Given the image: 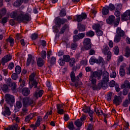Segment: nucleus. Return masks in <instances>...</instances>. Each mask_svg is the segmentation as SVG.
I'll list each match as a JSON object with an SVG mask.
<instances>
[{"instance_id":"13","label":"nucleus","mask_w":130,"mask_h":130,"mask_svg":"<svg viewBox=\"0 0 130 130\" xmlns=\"http://www.w3.org/2000/svg\"><path fill=\"white\" fill-rule=\"evenodd\" d=\"M113 102L114 104L116 105V106L120 105V103L122 102V99H121V96L115 95Z\"/></svg>"},{"instance_id":"21","label":"nucleus","mask_w":130,"mask_h":130,"mask_svg":"<svg viewBox=\"0 0 130 130\" xmlns=\"http://www.w3.org/2000/svg\"><path fill=\"white\" fill-rule=\"evenodd\" d=\"M103 80L109 81V73H108L106 71L103 72Z\"/></svg>"},{"instance_id":"29","label":"nucleus","mask_w":130,"mask_h":130,"mask_svg":"<svg viewBox=\"0 0 130 130\" xmlns=\"http://www.w3.org/2000/svg\"><path fill=\"white\" fill-rule=\"evenodd\" d=\"M74 124L75 125H76V126H77V127H80V126H82V125H83V122L81 121V120H80V119L76 120L75 121Z\"/></svg>"},{"instance_id":"57","label":"nucleus","mask_w":130,"mask_h":130,"mask_svg":"<svg viewBox=\"0 0 130 130\" xmlns=\"http://www.w3.org/2000/svg\"><path fill=\"white\" fill-rule=\"evenodd\" d=\"M5 80L6 84H7V85L9 86H10L12 85V83H13V82H12L11 78L5 79Z\"/></svg>"},{"instance_id":"52","label":"nucleus","mask_w":130,"mask_h":130,"mask_svg":"<svg viewBox=\"0 0 130 130\" xmlns=\"http://www.w3.org/2000/svg\"><path fill=\"white\" fill-rule=\"evenodd\" d=\"M15 40H20V39H22V38H23V37L21 34H17L15 35Z\"/></svg>"},{"instance_id":"22","label":"nucleus","mask_w":130,"mask_h":130,"mask_svg":"<svg viewBox=\"0 0 130 130\" xmlns=\"http://www.w3.org/2000/svg\"><path fill=\"white\" fill-rule=\"evenodd\" d=\"M44 93V91H43V90H40L38 92L37 91L35 92L34 94V97L37 98V99H38L39 97H42V95H43Z\"/></svg>"},{"instance_id":"23","label":"nucleus","mask_w":130,"mask_h":130,"mask_svg":"<svg viewBox=\"0 0 130 130\" xmlns=\"http://www.w3.org/2000/svg\"><path fill=\"white\" fill-rule=\"evenodd\" d=\"M94 112H95L98 116H100V115H103V111L101 109H98L96 106L94 107Z\"/></svg>"},{"instance_id":"45","label":"nucleus","mask_w":130,"mask_h":130,"mask_svg":"<svg viewBox=\"0 0 130 130\" xmlns=\"http://www.w3.org/2000/svg\"><path fill=\"white\" fill-rule=\"evenodd\" d=\"M77 47H78V44L76 43H73L71 45V49L72 50H76L77 49Z\"/></svg>"},{"instance_id":"14","label":"nucleus","mask_w":130,"mask_h":130,"mask_svg":"<svg viewBox=\"0 0 130 130\" xmlns=\"http://www.w3.org/2000/svg\"><path fill=\"white\" fill-rule=\"evenodd\" d=\"M5 98L6 102L9 104H10V103H13V102H14V96L10 94H5Z\"/></svg>"},{"instance_id":"40","label":"nucleus","mask_w":130,"mask_h":130,"mask_svg":"<svg viewBox=\"0 0 130 130\" xmlns=\"http://www.w3.org/2000/svg\"><path fill=\"white\" fill-rule=\"evenodd\" d=\"M63 59L66 62H69L70 61V59L71 58V57L69 55H64L63 56Z\"/></svg>"},{"instance_id":"1","label":"nucleus","mask_w":130,"mask_h":130,"mask_svg":"<svg viewBox=\"0 0 130 130\" xmlns=\"http://www.w3.org/2000/svg\"><path fill=\"white\" fill-rule=\"evenodd\" d=\"M21 102L20 101L16 102L15 108V109H20V108H22V109L21 112V115H26L29 112L28 107L34 106V101L29 97H25L21 99Z\"/></svg>"},{"instance_id":"50","label":"nucleus","mask_w":130,"mask_h":130,"mask_svg":"<svg viewBox=\"0 0 130 130\" xmlns=\"http://www.w3.org/2000/svg\"><path fill=\"white\" fill-rule=\"evenodd\" d=\"M68 128L70 130H73L75 128V126H74V123L73 122H70L68 123Z\"/></svg>"},{"instance_id":"5","label":"nucleus","mask_w":130,"mask_h":130,"mask_svg":"<svg viewBox=\"0 0 130 130\" xmlns=\"http://www.w3.org/2000/svg\"><path fill=\"white\" fill-rule=\"evenodd\" d=\"M119 18H117L115 20V16H114V15H111L109 17L108 19H107L106 22L107 24H109V25L114 24V26L115 27H117V26H118V24H119Z\"/></svg>"},{"instance_id":"49","label":"nucleus","mask_w":130,"mask_h":130,"mask_svg":"<svg viewBox=\"0 0 130 130\" xmlns=\"http://www.w3.org/2000/svg\"><path fill=\"white\" fill-rule=\"evenodd\" d=\"M11 130H19L20 129V127L18 126V124H14L12 125L11 128Z\"/></svg>"},{"instance_id":"47","label":"nucleus","mask_w":130,"mask_h":130,"mask_svg":"<svg viewBox=\"0 0 130 130\" xmlns=\"http://www.w3.org/2000/svg\"><path fill=\"white\" fill-rule=\"evenodd\" d=\"M129 83L127 81H125L124 83L121 85V88L123 89V88H128L129 86Z\"/></svg>"},{"instance_id":"51","label":"nucleus","mask_w":130,"mask_h":130,"mask_svg":"<svg viewBox=\"0 0 130 130\" xmlns=\"http://www.w3.org/2000/svg\"><path fill=\"white\" fill-rule=\"evenodd\" d=\"M121 37L116 35L114 40V42H115V43H118V42L120 41V39H121Z\"/></svg>"},{"instance_id":"32","label":"nucleus","mask_w":130,"mask_h":130,"mask_svg":"<svg viewBox=\"0 0 130 130\" xmlns=\"http://www.w3.org/2000/svg\"><path fill=\"white\" fill-rule=\"evenodd\" d=\"M22 4H23V0H17L14 2L13 6L14 7H20Z\"/></svg>"},{"instance_id":"41","label":"nucleus","mask_w":130,"mask_h":130,"mask_svg":"<svg viewBox=\"0 0 130 130\" xmlns=\"http://www.w3.org/2000/svg\"><path fill=\"white\" fill-rule=\"evenodd\" d=\"M130 101L128 100H125L124 102H123L122 106L123 107H127L129 105Z\"/></svg>"},{"instance_id":"31","label":"nucleus","mask_w":130,"mask_h":130,"mask_svg":"<svg viewBox=\"0 0 130 130\" xmlns=\"http://www.w3.org/2000/svg\"><path fill=\"white\" fill-rule=\"evenodd\" d=\"M15 71L17 75H19V74H21V72H22V68L20 66H16L15 67Z\"/></svg>"},{"instance_id":"30","label":"nucleus","mask_w":130,"mask_h":130,"mask_svg":"<svg viewBox=\"0 0 130 130\" xmlns=\"http://www.w3.org/2000/svg\"><path fill=\"white\" fill-rule=\"evenodd\" d=\"M102 28V26H101L99 24H94L92 25V29H93V30H95V31H97V30H100Z\"/></svg>"},{"instance_id":"6","label":"nucleus","mask_w":130,"mask_h":130,"mask_svg":"<svg viewBox=\"0 0 130 130\" xmlns=\"http://www.w3.org/2000/svg\"><path fill=\"white\" fill-rule=\"evenodd\" d=\"M101 62H103V58L100 57L99 58L97 59L95 56H92L89 59L90 64L93 66L94 63H98L100 64Z\"/></svg>"},{"instance_id":"36","label":"nucleus","mask_w":130,"mask_h":130,"mask_svg":"<svg viewBox=\"0 0 130 130\" xmlns=\"http://www.w3.org/2000/svg\"><path fill=\"white\" fill-rule=\"evenodd\" d=\"M89 80L91 82L92 85H96L97 83V79H96V78H94V77L90 76Z\"/></svg>"},{"instance_id":"55","label":"nucleus","mask_w":130,"mask_h":130,"mask_svg":"<svg viewBox=\"0 0 130 130\" xmlns=\"http://www.w3.org/2000/svg\"><path fill=\"white\" fill-rule=\"evenodd\" d=\"M91 109L89 107H85L82 109V110L84 112V113H88Z\"/></svg>"},{"instance_id":"59","label":"nucleus","mask_w":130,"mask_h":130,"mask_svg":"<svg viewBox=\"0 0 130 130\" xmlns=\"http://www.w3.org/2000/svg\"><path fill=\"white\" fill-rule=\"evenodd\" d=\"M76 62V59L75 58H71L70 59V67H73L74 66V63Z\"/></svg>"},{"instance_id":"12","label":"nucleus","mask_w":130,"mask_h":130,"mask_svg":"<svg viewBox=\"0 0 130 130\" xmlns=\"http://www.w3.org/2000/svg\"><path fill=\"white\" fill-rule=\"evenodd\" d=\"M13 58V56L11 54H8L5 55L3 58L2 59V63L3 66L6 63V62H8V61H10Z\"/></svg>"},{"instance_id":"19","label":"nucleus","mask_w":130,"mask_h":130,"mask_svg":"<svg viewBox=\"0 0 130 130\" xmlns=\"http://www.w3.org/2000/svg\"><path fill=\"white\" fill-rule=\"evenodd\" d=\"M116 33L117 36H119L120 37H123V36H124V31L119 27H117L116 29Z\"/></svg>"},{"instance_id":"25","label":"nucleus","mask_w":130,"mask_h":130,"mask_svg":"<svg viewBox=\"0 0 130 130\" xmlns=\"http://www.w3.org/2000/svg\"><path fill=\"white\" fill-rule=\"evenodd\" d=\"M22 93L23 96H28L30 94V90L28 88H24L22 89Z\"/></svg>"},{"instance_id":"17","label":"nucleus","mask_w":130,"mask_h":130,"mask_svg":"<svg viewBox=\"0 0 130 130\" xmlns=\"http://www.w3.org/2000/svg\"><path fill=\"white\" fill-rule=\"evenodd\" d=\"M35 58L34 57H32V55H28V58L27 59L26 66H30V64H35Z\"/></svg>"},{"instance_id":"62","label":"nucleus","mask_w":130,"mask_h":130,"mask_svg":"<svg viewBox=\"0 0 130 130\" xmlns=\"http://www.w3.org/2000/svg\"><path fill=\"white\" fill-rule=\"evenodd\" d=\"M2 89L3 91H8V89H9V87L7 84H4L3 86L2 87Z\"/></svg>"},{"instance_id":"54","label":"nucleus","mask_w":130,"mask_h":130,"mask_svg":"<svg viewBox=\"0 0 130 130\" xmlns=\"http://www.w3.org/2000/svg\"><path fill=\"white\" fill-rule=\"evenodd\" d=\"M114 52L116 55L119 53V49L118 48V46H116L114 48Z\"/></svg>"},{"instance_id":"18","label":"nucleus","mask_w":130,"mask_h":130,"mask_svg":"<svg viewBox=\"0 0 130 130\" xmlns=\"http://www.w3.org/2000/svg\"><path fill=\"white\" fill-rule=\"evenodd\" d=\"M102 52L104 54V55H106L108 54V53H111L110 50L109 49V47L108 46L105 45L103 48L102 49Z\"/></svg>"},{"instance_id":"61","label":"nucleus","mask_w":130,"mask_h":130,"mask_svg":"<svg viewBox=\"0 0 130 130\" xmlns=\"http://www.w3.org/2000/svg\"><path fill=\"white\" fill-rule=\"evenodd\" d=\"M121 12L119 10H116L115 11L114 15H115V17H120Z\"/></svg>"},{"instance_id":"26","label":"nucleus","mask_w":130,"mask_h":130,"mask_svg":"<svg viewBox=\"0 0 130 130\" xmlns=\"http://www.w3.org/2000/svg\"><path fill=\"white\" fill-rule=\"evenodd\" d=\"M7 41L10 43L11 47H13V46H14V44H15V40L13 38L9 37L7 39Z\"/></svg>"},{"instance_id":"56","label":"nucleus","mask_w":130,"mask_h":130,"mask_svg":"<svg viewBox=\"0 0 130 130\" xmlns=\"http://www.w3.org/2000/svg\"><path fill=\"white\" fill-rule=\"evenodd\" d=\"M58 63L60 66H64V63H66V61L62 58H60L58 61Z\"/></svg>"},{"instance_id":"44","label":"nucleus","mask_w":130,"mask_h":130,"mask_svg":"<svg viewBox=\"0 0 130 130\" xmlns=\"http://www.w3.org/2000/svg\"><path fill=\"white\" fill-rule=\"evenodd\" d=\"M95 34L99 37H100V36H102L103 35V31L101 29H99L97 30H95Z\"/></svg>"},{"instance_id":"7","label":"nucleus","mask_w":130,"mask_h":130,"mask_svg":"<svg viewBox=\"0 0 130 130\" xmlns=\"http://www.w3.org/2000/svg\"><path fill=\"white\" fill-rule=\"evenodd\" d=\"M66 23H68V19L66 18L60 19L59 17H56L55 19V24L58 27H60L61 25H64Z\"/></svg>"},{"instance_id":"42","label":"nucleus","mask_w":130,"mask_h":130,"mask_svg":"<svg viewBox=\"0 0 130 130\" xmlns=\"http://www.w3.org/2000/svg\"><path fill=\"white\" fill-rule=\"evenodd\" d=\"M92 90L95 91V90H100V86H99V83L98 84V86L96 84H92L91 86Z\"/></svg>"},{"instance_id":"38","label":"nucleus","mask_w":130,"mask_h":130,"mask_svg":"<svg viewBox=\"0 0 130 130\" xmlns=\"http://www.w3.org/2000/svg\"><path fill=\"white\" fill-rule=\"evenodd\" d=\"M60 17L62 18L67 15V11L64 9H62L59 13Z\"/></svg>"},{"instance_id":"48","label":"nucleus","mask_w":130,"mask_h":130,"mask_svg":"<svg viewBox=\"0 0 130 130\" xmlns=\"http://www.w3.org/2000/svg\"><path fill=\"white\" fill-rule=\"evenodd\" d=\"M41 56L43 59L46 58V51L43 50L41 52Z\"/></svg>"},{"instance_id":"11","label":"nucleus","mask_w":130,"mask_h":130,"mask_svg":"<svg viewBox=\"0 0 130 130\" xmlns=\"http://www.w3.org/2000/svg\"><path fill=\"white\" fill-rule=\"evenodd\" d=\"M86 34L82 32L80 34H78V35L74 36L73 37V41L74 42H77V41H79L80 39H83L85 37Z\"/></svg>"},{"instance_id":"33","label":"nucleus","mask_w":130,"mask_h":130,"mask_svg":"<svg viewBox=\"0 0 130 130\" xmlns=\"http://www.w3.org/2000/svg\"><path fill=\"white\" fill-rule=\"evenodd\" d=\"M42 121V117L38 116L37 118V121L36 122L37 126L40 125V123Z\"/></svg>"},{"instance_id":"37","label":"nucleus","mask_w":130,"mask_h":130,"mask_svg":"<svg viewBox=\"0 0 130 130\" xmlns=\"http://www.w3.org/2000/svg\"><path fill=\"white\" fill-rule=\"evenodd\" d=\"M71 79L72 82H76V76L75 75V72L72 71L70 74Z\"/></svg>"},{"instance_id":"60","label":"nucleus","mask_w":130,"mask_h":130,"mask_svg":"<svg viewBox=\"0 0 130 130\" xmlns=\"http://www.w3.org/2000/svg\"><path fill=\"white\" fill-rule=\"evenodd\" d=\"M9 87H11L12 90H16V88H17V85L16 84L15 82H12Z\"/></svg>"},{"instance_id":"10","label":"nucleus","mask_w":130,"mask_h":130,"mask_svg":"<svg viewBox=\"0 0 130 130\" xmlns=\"http://www.w3.org/2000/svg\"><path fill=\"white\" fill-rule=\"evenodd\" d=\"M87 19V14L85 13H82L81 15H76L74 17L75 21H77L78 22H82L83 20Z\"/></svg>"},{"instance_id":"8","label":"nucleus","mask_w":130,"mask_h":130,"mask_svg":"<svg viewBox=\"0 0 130 130\" xmlns=\"http://www.w3.org/2000/svg\"><path fill=\"white\" fill-rule=\"evenodd\" d=\"M121 20L124 22V21H130V10H126L123 14L121 16Z\"/></svg>"},{"instance_id":"9","label":"nucleus","mask_w":130,"mask_h":130,"mask_svg":"<svg viewBox=\"0 0 130 130\" xmlns=\"http://www.w3.org/2000/svg\"><path fill=\"white\" fill-rule=\"evenodd\" d=\"M84 47L86 50H89L92 47V43H91V39L89 38H85L83 41Z\"/></svg>"},{"instance_id":"58","label":"nucleus","mask_w":130,"mask_h":130,"mask_svg":"<svg viewBox=\"0 0 130 130\" xmlns=\"http://www.w3.org/2000/svg\"><path fill=\"white\" fill-rule=\"evenodd\" d=\"M15 67V64L14 62H11L8 65L9 70H13Z\"/></svg>"},{"instance_id":"46","label":"nucleus","mask_w":130,"mask_h":130,"mask_svg":"<svg viewBox=\"0 0 130 130\" xmlns=\"http://www.w3.org/2000/svg\"><path fill=\"white\" fill-rule=\"evenodd\" d=\"M19 84L22 88H23V87H25L26 85V83L25 82V81L22 80V78H20L19 80Z\"/></svg>"},{"instance_id":"28","label":"nucleus","mask_w":130,"mask_h":130,"mask_svg":"<svg viewBox=\"0 0 130 130\" xmlns=\"http://www.w3.org/2000/svg\"><path fill=\"white\" fill-rule=\"evenodd\" d=\"M44 60L41 58H39L37 60V64L38 67H41L44 64Z\"/></svg>"},{"instance_id":"27","label":"nucleus","mask_w":130,"mask_h":130,"mask_svg":"<svg viewBox=\"0 0 130 130\" xmlns=\"http://www.w3.org/2000/svg\"><path fill=\"white\" fill-rule=\"evenodd\" d=\"M119 74L121 77H123L124 75H125V70H124V66H122L120 67Z\"/></svg>"},{"instance_id":"64","label":"nucleus","mask_w":130,"mask_h":130,"mask_svg":"<svg viewBox=\"0 0 130 130\" xmlns=\"http://www.w3.org/2000/svg\"><path fill=\"white\" fill-rule=\"evenodd\" d=\"M110 77L111 78H116V72L115 71H113L110 74Z\"/></svg>"},{"instance_id":"15","label":"nucleus","mask_w":130,"mask_h":130,"mask_svg":"<svg viewBox=\"0 0 130 130\" xmlns=\"http://www.w3.org/2000/svg\"><path fill=\"white\" fill-rule=\"evenodd\" d=\"M101 76H102V72L94 71L92 72L90 77H92V78H98V80H101Z\"/></svg>"},{"instance_id":"20","label":"nucleus","mask_w":130,"mask_h":130,"mask_svg":"<svg viewBox=\"0 0 130 130\" xmlns=\"http://www.w3.org/2000/svg\"><path fill=\"white\" fill-rule=\"evenodd\" d=\"M11 112L10 111V108L7 106L5 107V110L2 112V114L4 116H9L11 115Z\"/></svg>"},{"instance_id":"43","label":"nucleus","mask_w":130,"mask_h":130,"mask_svg":"<svg viewBox=\"0 0 130 130\" xmlns=\"http://www.w3.org/2000/svg\"><path fill=\"white\" fill-rule=\"evenodd\" d=\"M32 116L30 114L27 115L26 117H25V122H27V123H29V122L30 121V119H32Z\"/></svg>"},{"instance_id":"35","label":"nucleus","mask_w":130,"mask_h":130,"mask_svg":"<svg viewBox=\"0 0 130 130\" xmlns=\"http://www.w3.org/2000/svg\"><path fill=\"white\" fill-rule=\"evenodd\" d=\"M78 28L80 32H84V31H85L86 30V28H85V25L82 24H79Z\"/></svg>"},{"instance_id":"39","label":"nucleus","mask_w":130,"mask_h":130,"mask_svg":"<svg viewBox=\"0 0 130 130\" xmlns=\"http://www.w3.org/2000/svg\"><path fill=\"white\" fill-rule=\"evenodd\" d=\"M108 9H109V11H114V10H115V6L114 5L111 3L108 6Z\"/></svg>"},{"instance_id":"63","label":"nucleus","mask_w":130,"mask_h":130,"mask_svg":"<svg viewBox=\"0 0 130 130\" xmlns=\"http://www.w3.org/2000/svg\"><path fill=\"white\" fill-rule=\"evenodd\" d=\"M125 56H126V57H129V56H130L129 49H126V51L125 53Z\"/></svg>"},{"instance_id":"2","label":"nucleus","mask_w":130,"mask_h":130,"mask_svg":"<svg viewBox=\"0 0 130 130\" xmlns=\"http://www.w3.org/2000/svg\"><path fill=\"white\" fill-rule=\"evenodd\" d=\"M11 18L13 19H16L18 22H22L23 23H27L30 21V17L28 14H24L23 13H21L18 16V12L13 11L11 13Z\"/></svg>"},{"instance_id":"24","label":"nucleus","mask_w":130,"mask_h":130,"mask_svg":"<svg viewBox=\"0 0 130 130\" xmlns=\"http://www.w3.org/2000/svg\"><path fill=\"white\" fill-rule=\"evenodd\" d=\"M102 14L104 16L108 15L109 14V9H108V6H105L103 7L102 10Z\"/></svg>"},{"instance_id":"16","label":"nucleus","mask_w":130,"mask_h":130,"mask_svg":"<svg viewBox=\"0 0 130 130\" xmlns=\"http://www.w3.org/2000/svg\"><path fill=\"white\" fill-rule=\"evenodd\" d=\"M108 81L106 80H102L101 82L99 83L100 89L102 88L104 90H105L107 88H108Z\"/></svg>"},{"instance_id":"4","label":"nucleus","mask_w":130,"mask_h":130,"mask_svg":"<svg viewBox=\"0 0 130 130\" xmlns=\"http://www.w3.org/2000/svg\"><path fill=\"white\" fill-rule=\"evenodd\" d=\"M69 30V25L67 24H65L62 26L61 28L60 29V31L57 28V26H53V31L54 32V33H59L60 35L63 34L66 31H68Z\"/></svg>"},{"instance_id":"3","label":"nucleus","mask_w":130,"mask_h":130,"mask_svg":"<svg viewBox=\"0 0 130 130\" xmlns=\"http://www.w3.org/2000/svg\"><path fill=\"white\" fill-rule=\"evenodd\" d=\"M37 74L35 72L31 73L29 76V88L30 89H32V87H34V88H37V85L38 84V83L37 82Z\"/></svg>"},{"instance_id":"34","label":"nucleus","mask_w":130,"mask_h":130,"mask_svg":"<svg viewBox=\"0 0 130 130\" xmlns=\"http://www.w3.org/2000/svg\"><path fill=\"white\" fill-rule=\"evenodd\" d=\"M95 35V32L92 30H89L86 32V36L88 37H93Z\"/></svg>"},{"instance_id":"53","label":"nucleus","mask_w":130,"mask_h":130,"mask_svg":"<svg viewBox=\"0 0 130 130\" xmlns=\"http://www.w3.org/2000/svg\"><path fill=\"white\" fill-rule=\"evenodd\" d=\"M6 14H7V9L4 8L1 10V15L3 16H5Z\"/></svg>"}]
</instances>
